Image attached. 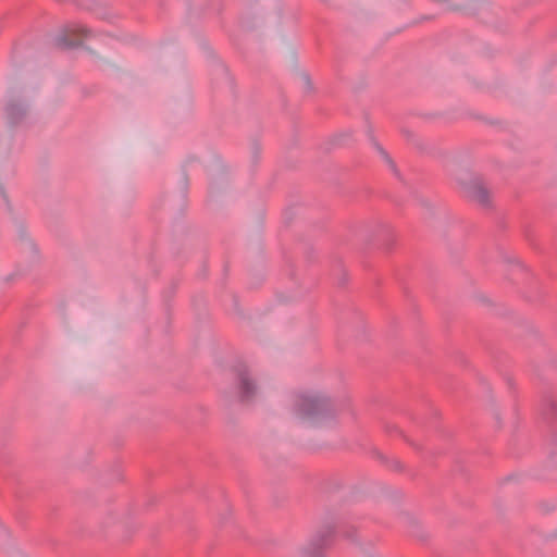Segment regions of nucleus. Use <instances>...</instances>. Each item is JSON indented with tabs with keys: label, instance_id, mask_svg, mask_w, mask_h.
<instances>
[{
	"label": "nucleus",
	"instance_id": "obj_1",
	"mask_svg": "<svg viewBox=\"0 0 557 557\" xmlns=\"http://www.w3.org/2000/svg\"><path fill=\"white\" fill-rule=\"evenodd\" d=\"M233 178V169L230 162L218 152L211 153V187L223 190Z\"/></svg>",
	"mask_w": 557,
	"mask_h": 557
},
{
	"label": "nucleus",
	"instance_id": "obj_2",
	"mask_svg": "<svg viewBox=\"0 0 557 557\" xmlns=\"http://www.w3.org/2000/svg\"><path fill=\"white\" fill-rule=\"evenodd\" d=\"M462 193L469 199L485 205L488 202L490 193L482 181L478 177L469 176L460 182Z\"/></svg>",
	"mask_w": 557,
	"mask_h": 557
},
{
	"label": "nucleus",
	"instance_id": "obj_3",
	"mask_svg": "<svg viewBox=\"0 0 557 557\" xmlns=\"http://www.w3.org/2000/svg\"><path fill=\"white\" fill-rule=\"evenodd\" d=\"M379 150H380V152H381L384 157H386V153H385V151H384L383 149L379 148Z\"/></svg>",
	"mask_w": 557,
	"mask_h": 557
}]
</instances>
